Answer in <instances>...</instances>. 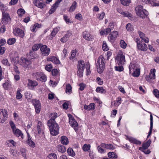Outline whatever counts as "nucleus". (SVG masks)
I'll return each instance as SVG.
<instances>
[{"label": "nucleus", "instance_id": "1", "mask_svg": "<svg viewBox=\"0 0 159 159\" xmlns=\"http://www.w3.org/2000/svg\"><path fill=\"white\" fill-rule=\"evenodd\" d=\"M57 114L56 113H52L50 116V119L48 121L47 124L49 127L51 134L56 136L59 133V127L58 125L55 121Z\"/></svg>", "mask_w": 159, "mask_h": 159}, {"label": "nucleus", "instance_id": "2", "mask_svg": "<svg viewBox=\"0 0 159 159\" xmlns=\"http://www.w3.org/2000/svg\"><path fill=\"white\" fill-rule=\"evenodd\" d=\"M106 61L104 57L102 55L98 57L96 64L97 69L98 72L101 74L104 70L105 66Z\"/></svg>", "mask_w": 159, "mask_h": 159}, {"label": "nucleus", "instance_id": "3", "mask_svg": "<svg viewBox=\"0 0 159 159\" xmlns=\"http://www.w3.org/2000/svg\"><path fill=\"white\" fill-rule=\"evenodd\" d=\"M135 11L136 14L142 18H145L148 16V11L145 9H143V6L138 5L135 7Z\"/></svg>", "mask_w": 159, "mask_h": 159}, {"label": "nucleus", "instance_id": "4", "mask_svg": "<svg viewBox=\"0 0 159 159\" xmlns=\"http://www.w3.org/2000/svg\"><path fill=\"white\" fill-rule=\"evenodd\" d=\"M85 68V63L83 61L81 60L78 61L77 75L80 77L83 76L84 70Z\"/></svg>", "mask_w": 159, "mask_h": 159}, {"label": "nucleus", "instance_id": "5", "mask_svg": "<svg viewBox=\"0 0 159 159\" xmlns=\"http://www.w3.org/2000/svg\"><path fill=\"white\" fill-rule=\"evenodd\" d=\"M116 59L119 65H122L124 64L125 62V56L122 52H120L119 53Z\"/></svg>", "mask_w": 159, "mask_h": 159}, {"label": "nucleus", "instance_id": "6", "mask_svg": "<svg viewBox=\"0 0 159 159\" xmlns=\"http://www.w3.org/2000/svg\"><path fill=\"white\" fill-rule=\"evenodd\" d=\"M7 112L4 109L0 110V122L3 123L7 118Z\"/></svg>", "mask_w": 159, "mask_h": 159}, {"label": "nucleus", "instance_id": "7", "mask_svg": "<svg viewBox=\"0 0 159 159\" xmlns=\"http://www.w3.org/2000/svg\"><path fill=\"white\" fill-rule=\"evenodd\" d=\"M69 118V123L70 125L74 128V129L76 131L78 130L77 127L78 126V124L77 122L74 120L72 116L70 114L68 115Z\"/></svg>", "mask_w": 159, "mask_h": 159}, {"label": "nucleus", "instance_id": "8", "mask_svg": "<svg viewBox=\"0 0 159 159\" xmlns=\"http://www.w3.org/2000/svg\"><path fill=\"white\" fill-rule=\"evenodd\" d=\"M42 55L43 56H48L49 54L50 50L48 48L47 46L45 45L42 46L40 48Z\"/></svg>", "mask_w": 159, "mask_h": 159}, {"label": "nucleus", "instance_id": "9", "mask_svg": "<svg viewBox=\"0 0 159 159\" xmlns=\"http://www.w3.org/2000/svg\"><path fill=\"white\" fill-rule=\"evenodd\" d=\"M11 18L9 15L7 13H2V22L3 24H6L10 22Z\"/></svg>", "mask_w": 159, "mask_h": 159}, {"label": "nucleus", "instance_id": "10", "mask_svg": "<svg viewBox=\"0 0 159 159\" xmlns=\"http://www.w3.org/2000/svg\"><path fill=\"white\" fill-rule=\"evenodd\" d=\"M62 0H57L56 2L53 5V6L49 10L48 13L49 14H52L54 12L56 11L57 8L58 7V5Z\"/></svg>", "mask_w": 159, "mask_h": 159}, {"label": "nucleus", "instance_id": "11", "mask_svg": "<svg viewBox=\"0 0 159 159\" xmlns=\"http://www.w3.org/2000/svg\"><path fill=\"white\" fill-rule=\"evenodd\" d=\"M118 33L116 31H115L111 32L109 35L108 37L109 40L111 42H113L117 37Z\"/></svg>", "mask_w": 159, "mask_h": 159}, {"label": "nucleus", "instance_id": "12", "mask_svg": "<svg viewBox=\"0 0 159 159\" xmlns=\"http://www.w3.org/2000/svg\"><path fill=\"white\" fill-rule=\"evenodd\" d=\"M151 142V141L149 140L147 142L143 143L142 144V147L139 148V150L143 151V150L147 149L150 145Z\"/></svg>", "mask_w": 159, "mask_h": 159}, {"label": "nucleus", "instance_id": "13", "mask_svg": "<svg viewBox=\"0 0 159 159\" xmlns=\"http://www.w3.org/2000/svg\"><path fill=\"white\" fill-rule=\"evenodd\" d=\"M101 146L102 148H105L107 149L113 150L115 149V147L111 144H106L102 143Z\"/></svg>", "mask_w": 159, "mask_h": 159}, {"label": "nucleus", "instance_id": "14", "mask_svg": "<svg viewBox=\"0 0 159 159\" xmlns=\"http://www.w3.org/2000/svg\"><path fill=\"white\" fill-rule=\"evenodd\" d=\"M137 46L139 49L143 51H145L148 49L147 44L144 43H139Z\"/></svg>", "mask_w": 159, "mask_h": 159}, {"label": "nucleus", "instance_id": "15", "mask_svg": "<svg viewBox=\"0 0 159 159\" xmlns=\"http://www.w3.org/2000/svg\"><path fill=\"white\" fill-rule=\"evenodd\" d=\"M37 127L38 133L39 134L41 133L43 134V125L41 122L40 121L38 122Z\"/></svg>", "mask_w": 159, "mask_h": 159}, {"label": "nucleus", "instance_id": "16", "mask_svg": "<svg viewBox=\"0 0 159 159\" xmlns=\"http://www.w3.org/2000/svg\"><path fill=\"white\" fill-rule=\"evenodd\" d=\"M13 134L17 137L20 136L23 139L24 138L23 134L21 131L20 129H17L13 131Z\"/></svg>", "mask_w": 159, "mask_h": 159}, {"label": "nucleus", "instance_id": "17", "mask_svg": "<svg viewBox=\"0 0 159 159\" xmlns=\"http://www.w3.org/2000/svg\"><path fill=\"white\" fill-rule=\"evenodd\" d=\"M61 142L64 145H66L69 143L68 138L66 136H62L61 138Z\"/></svg>", "mask_w": 159, "mask_h": 159}, {"label": "nucleus", "instance_id": "18", "mask_svg": "<svg viewBox=\"0 0 159 159\" xmlns=\"http://www.w3.org/2000/svg\"><path fill=\"white\" fill-rule=\"evenodd\" d=\"M35 6L41 9L43 8L45 6V4L40 2L39 1L35 0L34 2Z\"/></svg>", "mask_w": 159, "mask_h": 159}, {"label": "nucleus", "instance_id": "19", "mask_svg": "<svg viewBox=\"0 0 159 159\" xmlns=\"http://www.w3.org/2000/svg\"><path fill=\"white\" fill-rule=\"evenodd\" d=\"M16 35H19L21 37H23L24 36V33L23 30L19 28H17L15 31Z\"/></svg>", "mask_w": 159, "mask_h": 159}, {"label": "nucleus", "instance_id": "20", "mask_svg": "<svg viewBox=\"0 0 159 159\" xmlns=\"http://www.w3.org/2000/svg\"><path fill=\"white\" fill-rule=\"evenodd\" d=\"M83 37L87 40H90L92 39L90 34L88 32L86 31L83 32Z\"/></svg>", "mask_w": 159, "mask_h": 159}, {"label": "nucleus", "instance_id": "21", "mask_svg": "<svg viewBox=\"0 0 159 159\" xmlns=\"http://www.w3.org/2000/svg\"><path fill=\"white\" fill-rule=\"evenodd\" d=\"M41 44H35L32 47V51L30 52L29 55L31 56L33 53V51H37L41 47Z\"/></svg>", "mask_w": 159, "mask_h": 159}, {"label": "nucleus", "instance_id": "22", "mask_svg": "<svg viewBox=\"0 0 159 159\" xmlns=\"http://www.w3.org/2000/svg\"><path fill=\"white\" fill-rule=\"evenodd\" d=\"M28 139L27 141V143L31 147L34 148L35 147L34 143L31 140L30 135L27 133Z\"/></svg>", "mask_w": 159, "mask_h": 159}, {"label": "nucleus", "instance_id": "23", "mask_svg": "<svg viewBox=\"0 0 159 159\" xmlns=\"http://www.w3.org/2000/svg\"><path fill=\"white\" fill-rule=\"evenodd\" d=\"M57 149L59 152L62 153H64L66 151L65 147L62 145H58L57 146Z\"/></svg>", "mask_w": 159, "mask_h": 159}, {"label": "nucleus", "instance_id": "24", "mask_svg": "<svg viewBox=\"0 0 159 159\" xmlns=\"http://www.w3.org/2000/svg\"><path fill=\"white\" fill-rule=\"evenodd\" d=\"M84 108L87 110H93L95 108V104L94 103H90L88 106L84 105Z\"/></svg>", "mask_w": 159, "mask_h": 159}, {"label": "nucleus", "instance_id": "25", "mask_svg": "<svg viewBox=\"0 0 159 159\" xmlns=\"http://www.w3.org/2000/svg\"><path fill=\"white\" fill-rule=\"evenodd\" d=\"M60 29V27H57L56 28H55L53 29L51 34V36H52L51 38H52L53 37H54L56 35V34L59 31Z\"/></svg>", "mask_w": 159, "mask_h": 159}, {"label": "nucleus", "instance_id": "26", "mask_svg": "<svg viewBox=\"0 0 159 159\" xmlns=\"http://www.w3.org/2000/svg\"><path fill=\"white\" fill-rule=\"evenodd\" d=\"M138 68V67H137L135 64L131 63L129 66L130 73H131L134 70H136Z\"/></svg>", "mask_w": 159, "mask_h": 159}, {"label": "nucleus", "instance_id": "27", "mask_svg": "<svg viewBox=\"0 0 159 159\" xmlns=\"http://www.w3.org/2000/svg\"><path fill=\"white\" fill-rule=\"evenodd\" d=\"M28 85L29 86L34 87L38 85V83L35 81L30 80H28Z\"/></svg>", "mask_w": 159, "mask_h": 159}, {"label": "nucleus", "instance_id": "28", "mask_svg": "<svg viewBox=\"0 0 159 159\" xmlns=\"http://www.w3.org/2000/svg\"><path fill=\"white\" fill-rule=\"evenodd\" d=\"M156 70L155 69H151L150 73L149 75L151 79H155Z\"/></svg>", "mask_w": 159, "mask_h": 159}, {"label": "nucleus", "instance_id": "29", "mask_svg": "<svg viewBox=\"0 0 159 159\" xmlns=\"http://www.w3.org/2000/svg\"><path fill=\"white\" fill-rule=\"evenodd\" d=\"M107 155L108 157L111 158L116 159L117 157V155L114 152H110Z\"/></svg>", "mask_w": 159, "mask_h": 159}, {"label": "nucleus", "instance_id": "30", "mask_svg": "<svg viewBox=\"0 0 159 159\" xmlns=\"http://www.w3.org/2000/svg\"><path fill=\"white\" fill-rule=\"evenodd\" d=\"M150 129L148 133V134L151 135V134L153 128V117L152 115L151 114L150 115Z\"/></svg>", "mask_w": 159, "mask_h": 159}, {"label": "nucleus", "instance_id": "31", "mask_svg": "<svg viewBox=\"0 0 159 159\" xmlns=\"http://www.w3.org/2000/svg\"><path fill=\"white\" fill-rule=\"evenodd\" d=\"M150 129L148 133V134L151 135V134L153 128V117L152 115L151 114L150 115Z\"/></svg>", "mask_w": 159, "mask_h": 159}, {"label": "nucleus", "instance_id": "32", "mask_svg": "<svg viewBox=\"0 0 159 159\" xmlns=\"http://www.w3.org/2000/svg\"><path fill=\"white\" fill-rule=\"evenodd\" d=\"M96 91L98 93H105L106 91L102 87H98L96 90Z\"/></svg>", "mask_w": 159, "mask_h": 159}, {"label": "nucleus", "instance_id": "33", "mask_svg": "<svg viewBox=\"0 0 159 159\" xmlns=\"http://www.w3.org/2000/svg\"><path fill=\"white\" fill-rule=\"evenodd\" d=\"M129 140L132 142L134 143V144H140L141 143V142L138 140H137L136 139L133 138H130L129 139Z\"/></svg>", "mask_w": 159, "mask_h": 159}, {"label": "nucleus", "instance_id": "34", "mask_svg": "<svg viewBox=\"0 0 159 159\" xmlns=\"http://www.w3.org/2000/svg\"><path fill=\"white\" fill-rule=\"evenodd\" d=\"M31 102L34 105V107L41 105L39 101L35 99H32L31 100Z\"/></svg>", "mask_w": 159, "mask_h": 159}, {"label": "nucleus", "instance_id": "35", "mask_svg": "<svg viewBox=\"0 0 159 159\" xmlns=\"http://www.w3.org/2000/svg\"><path fill=\"white\" fill-rule=\"evenodd\" d=\"M111 31V29L110 28H107L105 29L104 31H102L100 32V34L102 35H107Z\"/></svg>", "mask_w": 159, "mask_h": 159}, {"label": "nucleus", "instance_id": "36", "mask_svg": "<svg viewBox=\"0 0 159 159\" xmlns=\"http://www.w3.org/2000/svg\"><path fill=\"white\" fill-rule=\"evenodd\" d=\"M77 3L75 1H74L72 3V5L70 7L69 11L70 12H72L74 11L76 7L77 6Z\"/></svg>", "mask_w": 159, "mask_h": 159}, {"label": "nucleus", "instance_id": "37", "mask_svg": "<svg viewBox=\"0 0 159 159\" xmlns=\"http://www.w3.org/2000/svg\"><path fill=\"white\" fill-rule=\"evenodd\" d=\"M39 78V79L38 80V81L45 82L47 80L46 77L45 75L42 73H41L40 76Z\"/></svg>", "mask_w": 159, "mask_h": 159}, {"label": "nucleus", "instance_id": "38", "mask_svg": "<svg viewBox=\"0 0 159 159\" xmlns=\"http://www.w3.org/2000/svg\"><path fill=\"white\" fill-rule=\"evenodd\" d=\"M17 13L19 16L21 17L25 13V11L22 8H20L18 10Z\"/></svg>", "mask_w": 159, "mask_h": 159}, {"label": "nucleus", "instance_id": "39", "mask_svg": "<svg viewBox=\"0 0 159 159\" xmlns=\"http://www.w3.org/2000/svg\"><path fill=\"white\" fill-rule=\"evenodd\" d=\"M41 72H35L33 74L32 76L34 78L38 80L39 79V78L40 76Z\"/></svg>", "mask_w": 159, "mask_h": 159}, {"label": "nucleus", "instance_id": "40", "mask_svg": "<svg viewBox=\"0 0 159 159\" xmlns=\"http://www.w3.org/2000/svg\"><path fill=\"white\" fill-rule=\"evenodd\" d=\"M7 144V146L8 147H10L12 146V145L10 144L9 143H11L12 144L13 146H15L16 144V143L12 139L9 140L7 141L6 142Z\"/></svg>", "mask_w": 159, "mask_h": 159}, {"label": "nucleus", "instance_id": "41", "mask_svg": "<svg viewBox=\"0 0 159 159\" xmlns=\"http://www.w3.org/2000/svg\"><path fill=\"white\" fill-rule=\"evenodd\" d=\"M132 75L134 77H138L140 75V70L139 68L132 71Z\"/></svg>", "mask_w": 159, "mask_h": 159}, {"label": "nucleus", "instance_id": "42", "mask_svg": "<svg viewBox=\"0 0 159 159\" xmlns=\"http://www.w3.org/2000/svg\"><path fill=\"white\" fill-rule=\"evenodd\" d=\"M121 4L125 6H129L130 2V0H120Z\"/></svg>", "mask_w": 159, "mask_h": 159}, {"label": "nucleus", "instance_id": "43", "mask_svg": "<svg viewBox=\"0 0 159 159\" xmlns=\"http://www.w3.org/2000/svg\"><path fill=\"white\" fill-rule=\"evenodd\" d=\"M72 91V87L69 84H67L66 85V92L67 93L68 92L69 93H70Z\"/></svg>", "mask_w": 159, "mask_h": 159}, {"label": "nucleus", "instance_id": "44", "mask_svg": "<svg viewBox=\"0 0 159 159\" xmlns=\"http://www.w3.org/2000/svg\"><path fill=\"white\" fill-rule=\"evenodd\" d=\"M90 144H84L83 147V149L84 151H88L90 149Z\"/></svg>", "mask_w": 159, "mask_h": 159}, {"label": "nucleus", "instance_id": "45", "mask_svg": "<svg viewBox=\"0 0 159 159\" xmlns=\"http://www.w3.org/2000/svg\"><path fill=\"white\" fill-rule=\"evenodd\" d=\"M85 68L87 71V75H89L91 73L90 70V65L89 63L85 65Z\"/></svg>", "mask_w": 159, "mask_h": 159}, {"label": "nucleus", "instance_id": "46", "mask_svg": "<svg viewBox=\"0 0 159 159\" xmlns=\"http://www.w3.org/2000/svg\"><path fill=\"white\" fill-rule=\"evenodd\" d=\"M67 152L69 155L71 156H74L75 153L73 149L71 148H69L67 149Z\"/></svg>", "mask_w": 159, "mask_h": 159}, {"label": "nucleus", "instance_id": "47", "mask_svg": "<svg viewBox=\"0 0 159 159\" xmlns=\"http://www.w3.org/2000/svg\"><path fill=\"white\" fill-rule=\"evenodd\" d=\"M126 29L129 31H132L133 30V27L130 23L128 24L126 26Z\"/></svg>", "mask_w": 159, "mask_h": 159}, {"label": "nucleus", "instance_id": "48", "mask_svg": "<svg viewBox=\"0 0 159 159\" xmlns=\"http://www.w3.org/2000/svg\"><path fill=\"white\" fill-rule=\"evenodd\" d=\"M16 42V39L14 38L9 39L7 40V43L9 45H11Z\"/></svg>", "mask_w": 159, "mask_h": 159}, {"label": "nucleus", "instance_id": "49", "mask_svg": "<svg viewBox=\"0 0 159 159\" xmlns=\"http://www.w3.org/2000/svg\"><path fill=\"white\" fill-rule=\"evenodd\" d=\"M25 98L27 99H30L32 97V95L30 92H27L25 93Z\"/></svg>", "mask_w": 159, "mask_h": 159}, {"label": "nucleus", "instance_id": "50", "mask_svg": "<svg viewBox=\"0 0 159 159\" xmlns=\"http://www.w3.org/2000/svg\"><path fill=\"white\" fill-rule=\"evenodd\" d=\"M102 147L101 146V144L100 145L98 146L97 147V149L99 152L101 153H104L105 152V150L103 149Z\"/></svg>", "mask_w": 159, "mask_h": 159}, {"label": "nucleus", "instance_id": "51", "mask_svg": "<svg viewBox=\"0 0 159 159\" xmlns=\"http://www.w3.org/2000/svg\"><path fill=\"white\" fill-rule=\"evenodd\" d=\"M122 66V65L119 66H116L115 67L116 70L120 72L124 70V68L123 66Z\"/></svg>", "mask_w": 159, "mask_h": 159}, {"label": "nucleus", "instance_id": "52", "mask_svg": "<svg viewBox=\"0 0 159 159\" xmlns=\"http://www.w3.org/2000/svg\"><path fill=\"white\" fill-rule=\"evenodd\" d=\"M102 48L103 50L105 51H107L108 50L107 45L105 41L103 42Z\"/></svg>", "mask_w": 159, "mask_h": 159}, {"label": "nucleus", "instance_id": "53", "mask_svg": "<svg viewBox=\"0 0 159 159\" xmlns=\"http://www.w3.org/2000/svg\"><path fill=\"white\" fill-rule=\"evenodd\" d=\"M20 89H18L17 92L16 98L19 99L22 98V95L20 93Z\"/></svg>", "mask_w": 159, "mask_h": 159}, {"label": "nucleus", "instance_id": "54", "mask_svg": "<svg viewBox=\"0 0 159 159\" xmlns=\"http://www.w3.org/2000/svg\"><path fill=\"white\" fill-rule=\"evenodd\" d=\"M10 84L8 81L5 82L3 84V87L6 90L7 89L10 87Z\"/></svg>", "mask_w": 159, "mask_h": 159}, {"label": "nucleus", "instance_id": "55", "mask_svg": "<svg viewBox=\"0 0 159 159\" xmlns=\"http://www.w3.org/2000/svg\"><path fill=\"white\" fill-rule=\"evenodd\" d=\"M2 63L4 65L7 66H10V64L8 62V60L7 59H3L2 61Z\"/></svg>", "mask_w": 159, "mask_h": 159}, {"label": "nucleus", "instance_id": "56", "mask_svg": "<svg viewBox=\"0 0 159 159\" xmlns=\"http://www.w3.org/2000/svg\"><path fill=\"white\" fill-rule=\"evenodd\" d=\"M153 94L155 96L159 98V91L157 89H155L153 91Z\"/></svg>", "mask_w": 159, "mask_h": 159}, {"label": "nucleus", "instance_id": "57", "mask_svg": "<svg viewBox=\"0 0 159 159\" xmlns=\"http://www.w3.org/2000/svg\"><path fill=\"white\" fill-rule=\"evenodd\" d=\"M72 35V32L70 31H67L66 34L64 36L67 38V39H69L70 37Z\"/></svg>", "mask_w": 159, "mask_h": 159}, {"label": "nucleus", "instance_id": "58", "mask_svg": "<svg viewBox=\"0 0 159 159\" xmlns=\"http://www.w3.org/2000/svg\"><path fill=\"white\" fill-rule=\"evenodd\" d=\"M120 44V47L123 48H125L126 47V44L125 43V41L123 40H121Z\"/></svg>", "mask_w": 159, "mask_h": 159}, {"label": "nucleus", "instance_id": "59", "mask_svg": "<svg viewBox=\"0 0 159 159\" xmlns=\"http://www.w3.org/2000/svg\"><path fill=\"white\" fill-rule=\"evenodd\" d=\"M63 18L64 20H65L67 24L71 23V20L69 18H68L67 16L65 15H64Z\"/></svg>", "mask_w": 159, "mask_h": 159}, {"label": "nucleus", "instance_id": "60", "mask_svg": "<svg viewBox=\"0 0 159 159\" xmlns=\"http://www.w3.org/2000/svg\"><path fill=\"white\" fill-rule=\"evenodd\" d=\"M52 68V66L51 64H49L47 65L45 67V69L48 71H50L51 70Z\"/></svg>", "mask_w": 159, "mask_h": 159}, {"label": "nucleus", "instance_id": "61", "mask_svg": "<svg viewBox=\"0 0 159 159\" xmlns=\"http://www.w3.org/2000/svg\"><path fill=\"white\" fill-rule=\"evenodd\" d=\"M10 124L13 131H14L15 130L17 129L13 121H10Z\"/></svg>", "mask_w": 159, "mask_h": 159}, {"label": "nucleus", "instance_id": "62", "mask_svg": "<svg viewBox=\"0 0 159 159\" xmlns=\"http://www.w3.org/2000/svg\"><path fill=\"white\" fill-rule=\"evenodd\" d=\"M10 124L13 131H14L15 130L17 129L13 121H10Z\"/></svg>", "mask_w": 159, "mask_h": 159}, {"label": "nucleus", "instance_id": "63", "mask_svg": "<svg viewBox=\"0 0 159 159\" xmlns=\"http://www.w3.org/2000/svg\"><path fill=\"white\" fill-rule=\"evenodd\" d=\"M34 107L35 109L36 113L37 114L39 113L40 112L41 110V105H40L38 106L35 107Z\"/></svg>", "mask_w": 159, "mask_h": 159}, {"label": "nucleus", "instance_id": "64", "mask_svg": "<svg viewBox=\"0 0 159 159\" xmlns=\"http://www.w3.org/2000/svg\"><path fill=\"white\" fill-rule=\"evenodd\" d=\"M52 74L53 76L57 75L58 74V71L57 69H54L52 71Z\"/></svg>", "mask_w": 159, "mask_h": 159}]
</instances>
